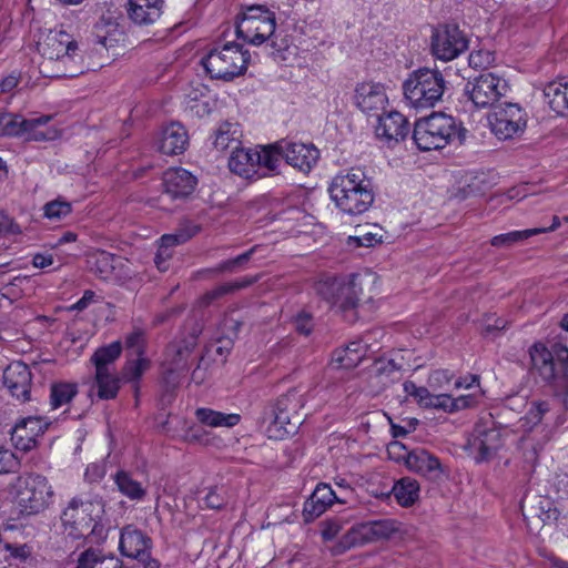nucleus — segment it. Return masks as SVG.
Segmentation results:
<instances>
[{"instance_id": "1", "label": "nucleus", "mask_w": 568, "mask_h": 568, "mask_svg": "<svg viewBox=\"0 0 568 568\" xmlns=\"http://www.w3.org/2000/svg\"><path fill=\"white\" fill-rule=\"evenodd\" d=\"M328 192L335 206L351 216L367 212L375 200L373 181L361 168L336 174L329 183Z\"/></svg>"}, {"instance_id": "2", "label": "nucleus", "mask_w": 568, "mask_h": 568, "mask_svg": "<svg viewBox=\"0 0 568 568\" xmlns=\"http://www.w3.org/2000/svg\"><path fill=\"white\" fill-rule=\"evenodd\" d=\"M531 368L554 388L565 409H568V347L556 342L550 348L535 343L529 348Z\"/></svg>"}, {"instance_id": "3", "label": "nucleus", "mask_w": 568, "mask_h": 568, "mask_svg": "<svg viewBox=\"0 0 568 568\" xmlns=\"http://www.w3.org/2000/svg\"><path fill=\"white\" fill-rule=\"evenodd\" d=\"M305 405L304 395L297 389H290L280 396L273 404L264 408L262 422L267 424L266 432L270 438L283 439L296 433L302 422L298 412Z\"/></svg>"}, {"instance_id": "4", "label": "nucleus", "mask_w": 568, "mask_h": 568, "mask_svg": "<svg viewBox=\"0 0 568 568\" xmlns=\"http://www.w3.org/2000/svg\"><path fill=\"white\" fill-rule=\"evenodd\" d=\"M103 508L101 499L81 496L71 498L60 516L63 534L72 540L89 537L99 527L102 528L99 520L104 511Z\"/></svg>"}, {"instance_id": "5", "label": "nucleus", "mask_w": 568, "mask_h": 568, "mask_svg": "<svg viewBox=\"0 0 568 568\" xmlns=\"http://www.w3.org/2000/svg\"><path fill=\"white\" fill-rule=\"evenodd\" d=\"M448 82L437 69L420 68L413 71L403 83L406 101L415 109H428L439 102Z\"/></svg>"}, {"instance_id": "6", "label": "nucleus", "mask_w": 568, "mask_h": 568, "mask_svg": "<svg viewBox=\"0 0 568 568\" xmlns=\"http://www.w3.org/2000/svg\"><path fill=\"white\" fill-rule=\"evenodd\" d=\"M250 52L236 42H226L212 48L201 64L211 79L232 81L245 73L250 63Z\"/></svg>"}, {"instance_id": "7", "label": "nucleus", "mask_w": 568, "mask_h": 568, "mask_svg": "<svg viewBox=\"0 0 568 568\" xmlns=\"http://www.w3.org/2000/svg\"><path fill=\"white\" fill-rule=\"evenodd\" d=\"M275 28L274 12L263 6H251L243 11L242 18L236 23V36L253 45L271 41L273 49L271 54H275L286 48L284 41L276 42Z\"/></svg>"}, {"instance_id": "8", "label": "nucleus", "mask_w": 568, "mask_h": 568, "mask_svg": "<svg viewBox=\"0 0 568 568\" xmlns=\"http://www.w3.org/2000/svg\"><path fill=\"white\" fill-rule=\"evenodd\" d=\"M457 134V124L453 116L433 113L416 121L413 140L417 148L425 152L445 148Z\"/></svg>"}, {"instance_id": "9", "label": "nucleus", "mask_w": 568, "mask_h": 568, "mask_svg": "<svg viewBox=\"0 0 568 568\" xmlns=\"http://www.w3.org/2000/svg\"><path fill=\"white\" fill-rule=\"evenodd\" d=\"M202 329V324L194 322L187 335L168 345L163 362V379L168 388L178 386L179 374L187 368L189 357L197 345Z\"/></svg>"}, {"instance_id": "10", "label": "nucleus", "mask_w": 568, "mask_h": 568, "mask_svg": "<svg viewBox=\"0 0 568 568\" xmlns=\"http://www.w3.org/2000/svg\"><path fill=\"white\" fill-rule=\"evenodd\" d=\"M277 166L278 156L272 153L270 145L263 148L261 151L240 145L232 151L229 159L231 172L245 179L263 176L258 173L261 168L274 171Z\"/></svg>"}, {"instance_id": "11", "label": "nucleus", "mask_w": 568, "mask_h": 568, "mask_svg": "<svg viewBox=\"0 0 568 568\" xmlns=\"http://www.w3.org/2000/svg\"><path fill=\"white\" fill-rule=\"evenodd\" d=\"M361 291L355 274L349 275L348 280L332 277L317 284L318 294L342 313L356 308Z\"/></svg>"}, {"instance_id": "12", "label": "nucleus", "mask_w": 568, "mask_h": 568, "mask_svg": "<svg viewBox=\"0 0 568 568\" xmlns=\"http://www.w3.org/2000/svg\"><path fill=\"white\" fill-rule=\"evenodd\" d=\"M507 92V81L490 72L468 80L464 88L465 95L479 109L495 105Z\"/></svg>"}, {"instance_id": "13", "label": "nucleus", "mask_w": 568, "mask_h": 568, "mask_svg": "<svg viewBox=\"0 0 568 568\" xmlns=\"http://www.w3.org/2000/svg\"><path fill=\"white\" fill-rule=\"evenodd\" d=\"M488 122L491 132L499 140L515 139L526 129V112L517 103H505L495 108L488 115Z\"/></svg>"}, {"instance_id": "14", "label": "nucleus", "mask_w": 568, "mask_h": 568, "mask_svg": "<svg viewBox=\"0 0 568 568\" xmlns=\"http://www.w3.org/2000/svg\"><path fill=\"white\" fill-rule=\"evenodd\" d=\"M430 48L435 58L452 61L468 49V39L457 24H445L434 31Z\"/></svg>"}, {"instance_id": "15", "label": "nucleus", "mask_w": 568, "mask_h": 568, "mask_svg": "<svg viewBox=\"0 0 568 568\" xmlns=\"http://www.w3.org/2000/svg\"><path fill=\"white\" fill-rule=\"evenodd\" d=\"M52 496L53 491L48 479L42 475H31L18 494V504L21 513L26 515L39 514L49 506Z\"/></svg>"}, {"instance_id": "16", "label": "nucleus", "mask_w": 568, "mask_h": 568, "mask_svg": "<svg viewBox=\"0 0 568 568\" xmlns=\"http://www.w3.org/2000/svg\"><path fill=\"white\" fill-rule=\"evenodd\" d=\"M270 146L272 153L278 156V162L285 159L287 164L302 172H310L320 158V151L313 144L282 140Z\"/></svg>"}, {"instance_id": "17", "label": "nucleus", "mask_w": 568, "mask_h": 568, "mask_svg": "<svg viewBox=\"0 0 568 568\" xmlns=\"http://www.w3.org/2000/svg\"><path fill=\"white\" fill-rule=\"evenodd\" d=\"M200 232V226L191 221H184L174 233L164 234L159 240V248L154 257V263L159 271L169 270V261L173 255V247L181 245Z\"/></svg>"}, {"instance_id": "18", "label": "nucleus", "mask_w": 568, "mask_h": 568, "mask_svg": "<svg viewBox=\"0 0 568 568\" xmlns=\"http://www.w3.org/2000/svg\"><path fill=\"white\" fill-rule=\"evenodd\" d=\"M409 132L407 119L397 111L378 115V124L375 128L376 138L388 146L403 141Z\"/></svg>"}, {"instance_id": "19", "label": "nucleus", "mask_w": 568, "mask_h": 568, "mask_svg": "<svg viewBox=\"0 0 568 568\" xmlns=\"http://www.w3.org/2000/svg\"><path fill=\"white\" fill-rule=\"evenodd\" d=\"M196 178L183 168H170L163 173L164 193L173 200H184L195 190Z\"/></svg>"}, {"instance_id": "20", "label": "nucleus", "mask_w": 568, "mask_h": 568, "mask_svg": "<svg viewBox=\"0 0 568 568\" xmlns=\"http://www.w3.org/2000/svg\"><path fill=\"white\" fill-rule=\"evenodd\" d=\"M48 424L38 416H28L20 419L11 432V440L14 447L22 452H29L37 444V437L42 435Z\"/></svg>"}, {"instance_id": "21", "label": "nucleus", "mask_w": 568, "mask_h": 568, "mask_svg": "<svg viewBox=\"0 0 568 568\" xmlns=\"http://www.w3.org/2000/svg\"><path fill=\"white\" fill-rule=\"evenodd\" d=\"M346 503L343 497H339L328 484L321 483L316 486L313 494L304 503L303 520L311 523L318 518L333 503Z\"/></svg>"}, {"instance_id": "22", "label": "nucleus", "mask_w": 568, "mask_h": 568, "mask_svg": "<svg viewBox=\"0 0 568 568\" xmlns=\"http://www.w3.org/2000/svg\"><path fill=\"white\" fill-rule=\"evenodd\" d=\"M31 372L22 362H13L3 372V384L11 395L22 402L30 399Z\"/></svg>"}, {"instance_id": "23", "label": "nucleus", "mask_w": 568, "mask_h": 568, "mask_svg": "<svg viewBox=\"0 0 568 568\" xmlns=\"http://www.w3.org/2000/svg\"><path fill=\"white\" fill-rule=\"evenodd\" d=\"M355 104L367 114H377L388 102L384 87L381 83L363 82L356 87Z\"/></svg>"}, {"instance_id": "24", "label": "nucleus", "mask_w": 568, "mask_h": 568, "mask_svg": "<svg viewBox=\"0 0 568 568\" xmlns=\"http://www.w3.org/2000/svg\"><path fill=\"white\" fill-rule=\"evenodd\" d=\"M164 0H128L126 13L138 27L154 24L162 16Z\"/></svg>"}, {"instance_id": "25", "label": "nucleus", "mask_w": 568, "mask_h": 568, "mask_svg": "<svg viewBox=\"0 0 568 568\" xmlns=\"http://www.w3.org/2000/svg\"><path fill=\"white\" fill-rule=\"evenodd\" d=\"M151 545V538L138 528L126 526L121 531L120 550L125 557L145 559Z\"/></svg>"}, {"instance_id": "26", "label": "nucleus", "mask_w": 568, "mask_h": 568, "mask_svg": "<svg viewBox=\"0 0 568 568\" xmlns=\"http://www.w3.org/2000/svg\"><path fill=\"white\" fill-rule=\"evenodd\" d=\"M405 465L409 470L434 480L440 478L443 474L439 459L424 448L408 452L405 456Z\"/></svg>"}, {"instance_id": "27", "label": "nucleus", "mask_w": 568, "mask_h": 568, "mask_svg": "<svg viewBox=\"0 0 568 568\" xmlns=\"http://www.w3.org/2000/svg\"><path fill=\"white\" fill-rule=\"evenodd\" d=\"M373 541H376L373 523H359L354 525L342 536V538L331 548V552L334 556H338L353 547Z\"/></svg>"}, {"instance_id": "28", "label": "nucleus", "mask_w": 568, "mask_h": 568, "mask_svg": "<svg viewBox=\"0 0 568 568\" xmlns=\"http://www.w3.org/2000/svg\"><path fill=\"white\" fill-rule=\"evenodd\" d=\"M77 43L65 31L51 32L42 47V55L45 58L42 67L48 69L51 63H57L69 50H73Z\"/></svg>"}, {"instance_id": "29", "label": "nucleus", "mask_w": 568, "mask_h": 568, "mask_svg": "<svg viewBox=\"0 0 568 568\" xmlns=\"http://www.w3.org/2000/svg\"><path fill=\"white\" fill-rule=\"evenodd\" d=\"M187 144V131L181 123L173 122L163 128L159 139V151L166 155L181 154Z\"/></svg>"}, {"instance_id": "30", "label": "nucleus", "mask_w": 568, "mask_h": 568, "mask_svg": "<svg viewBox=\"0 0 568 568\" xmlns=\"http://www.w3.org/2000/svg\"><path fill=\"white\" fill-rule=\"evenodd\" d=\"M89 263L91 272L101 280L119 281L122 278L118 270L123 266V263L119 256L99 251L90 257Z\"/></svg>"}, {"instance_id": "31", "label": "nucleus", "mask_w": 568, "mask_h": 568, "mask_svg": "<svg viewBox=\"0 0 568 568\" xmlns=\"http://www.w3.org/2000/svg\"><path fill=\"white\" fill-rule=\"evenodd\" d=\"M549 108L560 116H568V81L556 80L544 89Z\"/></svg>"}, {"instance_id": "32", "label": "nucleus", "mask_w": 568, "mask_h": 568, "mask_svg": "<svg viewBox=\"0 0 568 568\" xmlns=\"http://www.w3.org/2000/svg\"><path fill=\"white\" fill-rule=\"evenodd\" d=\"M55 64L57 72L52 74V77L58 78H74L89 70L88 65L84 63L83 55L79 49L78 43L73 50H69V52L64 54L59 61H57Z\"/></svg>"}, {"instance_id": "33", "label": "nucleus", "mask_w": 568, "mask_h": 568, "mask_svg": "<svg viewBox=\"0 0 568 568\" xmlns=\"http://www.w3.org/2000/svg\"><path fill=\"white\" fill-rule=\"evenodd\" d=\"M112 477L119 491L130 500L141 501L145 498L146 487L134 479L130 471L118 470Z\"/></svg>"}, {"instance_id": "34", "label": "nucleus", "mask_w": 568, "mask_h": 568, "mask_svg": "<svg viewBox=\"0 0 568 568\" xmlns=\"http://www.w3.org/2000/svg\"><path fill=\"white\" fill-rule=\"evenodd\" d=\"M260 276H245L240 280L226 282L223 284L217 285L216 287L212 288L211 291L206 292L202 296V304L203 305H210L213 302L221 300L222 297L233 294L240 290L246 288L254 283L258 281Z\"/></svg>"}, {"instance_id": "35", "label": "nucleus", "mask_w": 568, "mask_h": 568, "mask_svg": "<svg viewBox=\"0 0 568 568\" xmlns=\"http://www.w3.org/2000/svg\"><path fill=\"white\" fill-rule=\"evenodd\" d=\"M122 353V344L120 341L112 342L109 345L99 347L91 356V362L95 367V372L115 371L114 363Z\"/></svg>"}, {"instance_id": "36", "label": "nucleus", "mask_w": 568, "mask_h": 568, "mask_svg": "<svg viewBox=\"0 0 568 568\" xmlns=\"http://www.w3.org/2000/svg\"><path fill=\"white\" fill-rule=\"evenodd\" d=\"M402 368L403 365L395 358H378L374 362L372 373L374 378L378 379V384L382 387H387L388 385L400 379Z\"/></svg>"}, {"instance_id": "37", "label": "nucleus", "mask_w": 568, "mask_h": 568, "mask_svg": "<svg viewBox=\"0 0 568 568\" xmlns=\"http://www.w3.org/2000/svg\"><path fill=\"white\" fill-rule=\"evenodd\" d=\"M196 419L210 427H234L241 420L239 414H225L211 408H197L195 410Z\"/></svg>"}, {"instance_id": "38", "label": "nucleus", "mask_w": 568, "mask_h": 568, "mask_svg": "<svg viewBox=\"0 0 568 568\" xmlns=\"http://www.w3.org/2000/svg\"><path fill=\"white\" fill-rule=\"evenodd\" d=\"M75 568H123V564L114 556H103L90 548L79 556Z\"/></svg>"}, {"instance_id": "39", "label": "nucleus", "mask_w": 568, "mask_h": 568, "mask_svg": "<svg viewBox=\"0 0 568 568\" xmlns=\"http://www.w3.org/2000/svg\"><path fill=\"white\" fill-rule=\"evenodd\" d=\"M241 130L239 124L231 122H223L215 131L213 144L215 149L224 151L226 149L235 150L241 145Z\"/></svg>"}, {"instance_id": "40", "label": "nucleus", "mask_w": 568, "mask_h": 568, "mask_svg": "<svg viewBox=\"0 0 568 568\" xmlns=\"http://www.w3.org/2000/svg\"><path fill=\"white\" fill-rule=\"evenodd\" d=\"M392 493L400 506L409 507L418 499L419 484L416 479L404 477L394 484Z\"/></svg>"}, {"instance_id": "41", "label": "nucleus", "mask_w": 568, "mask_h": 568, "mask_svg": "<svg viewBox=\"0 0 568 568\" xmlns=\"http://www.w3.org/2000/svg\"><path fill=\"white\" fill-rule=\"evenodd\" d=\"M121 381L115 371L102 372V375H100V372H95L94 382L98 397L105 400L115 398Z\"/></svg>"}, {"instance_id": "42", "label": "nucleus", "mask_w": 568, "mask_h": 568, "mask_svg": "<svg viewBox=\"0 0 568 568\" xmlns=\"http://www.w3.org/2000/svg\"><path fill=\"white\" fill-rule=\"evenodd\" d=\"M77 394L78 385L75 383H53L50 387V405L53 409L63 407L68 405Z\"/></svg>"}, {"instance_id": "43", "label": "nucleus", "mask_w": 568, "mask_h": 568, "mask_svg": "<svg viewBox=\"0 0 568 568\" xmlns=\"http://www.w3.org/2000/svg\"><path fill=\"white\" fill-rule=\"evenodd\" d=\"M51 120L50 115L29 119L32 125H28L24 138L32 141H50L57 138V130L52 128H44Z\"/></svg>"}, {"instance_id": "44", "label": "nucleus", "mask_w": 568, "mask_h": 568, "mask_svg": "<svg viewBox=\"0 0 568 568\" xmlns=\"http://www.w3.org/2000/svg\"><path fill=\"white\" fill-rule=\"evenodd\" d=\"M255 250L256 247L254 246L234 258L223 261L214 267L202 270L200 273L203 275L211 276L219 275L222 273H234L237 270L242 268L251 260Z\"/></svg>"}, {"instance_id": "45", "label": "nucleus", "mask_w": 568, "mask_h": 568, "mask_svg": "<svg viewBox=\"0 0 568 568\" xmlns=\"http://www.w3.org/2000/svg\"><path fill=\"white\" fill-rule=\"evenodd\" d=\"M550 409V402L532 400L530 403L529 409L521 418V426L525 427L526 430H531L534 427H536L542 422L545 415L548 414Z\"/></svg>"}, {"instance_id": "46", "label": "nucleus", "mask_w": 568, "mask_h": 568, "mask_svg": "<svg viewBox=\"0 0 568 568\" xmlns=\"http://www.w3.org/2000/svg\"><path fill=\"white\" fill-rule=\"evenodd\" d=\"M541 234L540 230H523L511 231L508 233L499 234L490 240V244L495 247H511L513 245L524 242L525 240Z\"/></svg>"}, {"instance_id": "47", "label": "nucleus", "mask_w": 568, "mask_h": 568, "mask_svg": "<svg viewBox=\"0 0 568 568\" xmlns=\"http://www.w3.org/2000/svg\"><path fill=\"white\" fill-rule=\"evenodd\" d=\"M0 124H3L1 135L24 136L27 126L32 125V122L19 114L7 113V115L0 118Z\"/></svg>"}, {"instance_id": "48", "label": "nucleus", "mask_w": 568, "mask_h": 568, "mask_svg": "<svg viewBox=\"0 0 568 568\" xmlns=\"http://www.w3.org/2000/svg\"><path fill=\"white\" fill-rule=\"evenodd\" d=\"M150 362L143 356H135L126 361L121 369V379L125 382H136L149 368Z\"/></svg>"}, {"instance_id": "49", "label": "nucleus", "mask_w": 568, "mask_h": 568, "mask_svg": "<svg viewBox=\"0 0 568 568\" xmlns=\"http://www.w3.org/2000/svg\"><path fill=\"white\" fill-rule=\"evenodd\" d=\"M291 323L296 333L308 336L314 329L315 322L313 314L306 310H300L291 318Z\"/></svg>"}, {"instance_id": "50", "label": "nucleus", "mask_w": 568, "mask_h": 568, "mask_svg": "<svg viewBox=\"0 0 568 568\" xmlns=\"http://www.w3.org/2000/svg\"><path fill=\"white\" fill-rule=\"evenodd\" d=\"M144 332L140 328L133 329L125 337V346L133 356H143L144 354Z\"/></svg>"}, {"instance_id": "51", "label": "nucleus", "mask_w": 568, "mask_h": 568, "mask_svg": "<svg viewBox=\"0 0 568 568\" xmlns=\"http://www.w3.org/2000/svg\"><path fill=\"white\" fill-rule=\"evenodd\" d=\"M375 539H388L390 538L397 530V524L390 519H382V520H372Z\"/></svg>"}, {"instance_id": "52", "label": "nucleus", "mask_w": 568, "mask_h": 568, "mask_svg": "<svg viewBox=\"0 0 568 568\" xmlns=\"http://www.w3.org/2000/svg\"><path fill=\"white\" fill-rule=\"evenodd\" d=\"M206 508L221 509L226 504L225 491L222 487H210L203 498Z\"/></svg>"}, {"instance_id": "53", "label": "nucleus", "mask_w": 568, "mask_h": 568, "mask_svg": "<svg viewBox=\"0 0 568 568\" xmlns=\"http://www.w3.org/2000/svg\"><path fill=\"white\" fill-rule=\"evenodd\" d=\"M44 216L48 219H61L71 213V204L65 201H51L47 203L43 207Z\"/></svg>"}, {"instance_id": "54", "label": "nucleus", "mask_w": 568, "mask_h": 568, "mask_svg": "<svg viewBox=\"0 0 568 568\" xmlns=\"http://www.w3.org/2000/svg\"><path fill=\"white\" fill-rule=\"evenodd\" d=\"M344 520L341 517L327 518L322 521L321 535L324 540H333L343 529Z\"/></svg>"}, {"instance_id": "55", "label": "nucleus", "mask_w": 568, "mask_h": 568, "mask_svg": "<svg viewBox=\"0 0 568 568\" xmlns=\"http://www.w3.org/2000/svg\"><path fill=\"white\" fill-rule=\"evenodd\" d=\"M476 438L485 442L486 445L490 447V449L498 450L500 446V433L495 428L489 429H480L476 428Z\"/></svg>"}, {"instance_id": "56", "label": "nucleus", "mask_w": 568, "mask_h": 568, "mask_svg": "<svg viewBox=\"0 0 568 568\" xmlns=\"http://www.w3.org/2000/svg\"><path fill=\"white\" fill-rule=\"evenodd\" d=\"M494 61V55L489 51H474L468 57L469 65L474 69L486 68Z\"/></svg>"}, {"instance_id": "57", "label": "nucleus", "mask_w": 568, "mask_h": 568, "mask_svg": "<svg viewBox=\"0 0 568 568\" xmlns=\"http://www.w3.org/2000/svg\"><path fill=\"white\" fill-rule=\"evenodd\" d=\"M471 447L477 453L475 456L477 463L489 460L497 452L495 449H490V447L486 445L485 442L479 440L476 437L471 442Z\"/></svg>"}, {"instance_id": "58", "label": "nucleus", "mask_w": 568, "mask_h": 568, "mask_svg": "<svg viewBox=\"0 0 568 568\" xmlns=\"http://www.w3.org/2000/svg\"><path fill=\"white\" fill-rule=\"evenodd\" d=\"M19 466L14 454L9 449L0 448V474L13 471Z\"/></svg>"}, {"instance_id": "59", "label": "nucleus", "mask_w": 568, "mask_h": 568, "mask_svg": "<svg viewBox=\"0 0 568 568\" xmlns=\"http://www.w3.org/2000/svg\"><path fill=\"white\" fill-rule=\"evenodd\" d=\"M405 425H398L390 420V433L394 438L404 437L414 432L418 425V419L409 418L404 420Z\"/></svg>"}, {"instance_id": "60", "label": "nucleus", "mask_w": 568, "mask_h": 568, "mask_svg": "<svg viewBox=\"0 0 568 568\" xmlns=\"http://www.w3.org/2000/svg\"><path fill=\"white\" fill-rule=\"evenodd\" d=\"M105 473L106 468L104 463H92L88 465L84 477L89 483H98L105 476Z\"/></svg>"}, {"instance_id": "61", "label": "nucleus", "mask_w": 568, "mask_h": 568, "mask_svg": "<svg viewBox=\"0 0 568 568\" xmlns=\"http://www.w3.org/2000/svg\"><path fill=\"white\" fill-rule=\"evenodd\" d=\"M21 232L20 225L16 223L13 219L0 212V236L20 234Z\"/></svg>"}, {"instance_id": "62", "label": "nucleus", "mask_w": 568, "mask_h": 568, "mask_svg": "<svg viewBox=\"0 0 568 568\" xmlns=\"http://www.w3.org/2000/svg\"><path fill=\"white\" fill-rule=\"evenodd\" d=\"M356 346H357V344L353 343L349 346H347L346 349H344V351H336L334 354V356H335L334 359L336 362H338L341 366H344V367H349V366L354 365L355 362L357 359H359V356H357V358H351V357H348V354L351 352L356 353L357 352Z\"/></svg>"}, {"instance_id": "63", "label": "nucleus", "mask_w": 568, "mask_h": 568, "mask_svg": "<svg viewBox=\"0 0 568 568\" xmlns=\"http://www.w3.org/2000/svg\"><path fill=\"white\" fill-rule=\"evenodd\" d=\"M429 408H440L448 413H454L453 397L448 394L434 395Z\"/></svg>"}, {"instance_id": "64", "label": "nucleus", "mask_w": 568, "mask_h": 568, "mask_svg": "<svg viewBox=\"0 0 568 568\" xmlns=\"http://www.w3.org/2000/svg\"><path fill=\"white\" fill-rule=\"evenodd\" d=\"M453 374L447 369L434 371L429 376V385L432 387H442L443 384H448Z\"/></svg>"}]
</instances>
